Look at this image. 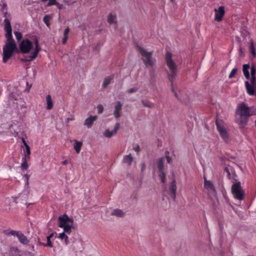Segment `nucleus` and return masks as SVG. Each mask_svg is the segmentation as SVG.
I'll list each match as a JSON object with an SVG mask.
<instances>
[{"label": "nucleus", "instance_id": "1", "mask_svg": "<svg viewBox=\"0 0 256 256\" xmlns=\"http://www.w3.org/2000/svg\"><path fill=\"white\" fill-rule=\"evenodd\" d=\"M6 6V4H4L2 6V11L4 13V16L6 18L4 21V30L6 32L5 36L6 38V44L2 48V60L4 63H6L8 60L12 56L14 52L18 50L16 44L12 38V28L10 21L6 18L8 12H4Z\"/></svg>", "mask_w": 256, "mask_h": 256}, {"label": "nucleus", "instance_id": "2", "mask_svg": "<svg viewBox=\"0 0 256 256\" xmlns=\"http://www.w3.org/2000/svg\"><path fill=\"white\" fill-rule=\"evenodd\" d=\"M172 54L170 52H167L166 54V66L168 68V70L167 71L168 78L171 82L172 90L174 93L175 96L180 100V98L174 90V82L176 79L178 73L177 65L172 58Z\"/></svg>", "mask_w": 256, "mask_h": 256}, {"label": "nucleus", "instance_id": "3", "mask_svg": "<svg viewBox=\"0 0 256 256\" xmlns=\"http://www.w3.org/2000/svg\"><path fill=\"white\" fill-rule=\"evenodd\" d=\"M250 108L244 102L240 104L238 106L236 113L240 116V124L242 127L247 124L248 118L253 114L250 112Z\"/></svg>", "mask_w": 256, "mask_h": 256}, {"label": "nucleus", "instance_id": "4", "mask_svg": "<svg viewBox=\"0 0 256 256\" xmlns=\"http://www.w3.org/2000/svg\"><path fill=\"white\" fill-rule=\"evenodd\" d=\"M137 48L142 55V60L146 67L148 68L154 66L156 60L152 58V52H148L139 46H137Z\"/></svg>", "mask_w": 256, "mask_h": 256}, {"label": "nucleus", "instance_id": "5", "mask_svg": "<svg viewBox=\"0 0 256 256\" xmlns=\"http://www.w3.org/2000/svg\"><path fill=\"white\" fill-rule=\"evenodd\" d=\"M58 226L64 228V232L70 234L73 224V220L70 219L66 214L58 218Z\"/></svg>", "mask_w": 256, "mask_h": 256}, {"label": "nucleus", "instance_id": "6", "mask_svg": "<svg viewBox=\"0 0 256 256\" xmlns=\"http://www.w3.org/2000/svg\"><path fill=\"white\" fill-rule=\"evenodd\" d=\"M231 191L235 198L240 200H242L244 199L245 192L242 189L240 182H236L232 184Z\"/></svg>", "mask_w": 256, "mask_h": 256}, {"label": "nucleus", "instance_id": "7", "mask_svg": "<svg viewBox=\"0 0 256 256\" xmlns=\"http://www.w3.org/2000/svg\"><path fill=\"white\" fill-rule=\"evenodd\" d=\"M32 48V42L28 39L22 40L20 45V52L24 54H28Z\"/></svg>", "mask_w": 256, "mask_h": 256}, {"label": "nucleus", "instance_id": "8", "mask_svg": "<svg viewBox=\"0 0 256 256\" xmlns=\"http://www.w3.org/2000/svg\"><path fill=\"white\" fill-rule=\"evenodd\" d=\"M216 124L221 138L227 142L229 136L226 130L218 120H216Z\"/></svg>", "mask_w": 256, "mask_h": 256}, {"label": "nucleus", "instance_id": "9", "mask_svg": "<svg viewBox=\"0 0 256 256\" xmlns=\"http://www.w3.org/2000/svg\"><path fill=\"white\" fill-rule=\"evenodd\" d=\"M204 188L207 190L208 194L210 196H215L216 192L212 182L210 180H208L204 177Z\"/></svg>", "mask_w": 256, "mask_h": 256}, {"label": "nucleus", "instance_id": "10", "mask_svg": "<svg viewBox=\"0 0 256 256\" xmlns=\"http://www.w3.org/2000/svg\"><path fill=\"white\" fill-rule=\"evenodd\" d=\"M34 44L35 48L34 51L27 58L22 59V62L32 61L38 56V53L40 50V48L39 47L38 40L37 39H35L34 40Z\"/></svg>", "mask_w": 256, "mask_h": 256}, {"label": "nucleus", "instance_id": "11", "mask_svg": "<svg viewBox=\"0 0 256 256\" xmlns=\"http://www.w3.org/2000/svg\"><path fill=\"white\" fill-rule=\"evenodd\" d=\"M176 181L174 178V175L173 174V178L172 182L169 187L167 193L170 195V198L174 200L176 197Z\"/></svg>", "mask_w": 256, "mask_h": 256}, {"label": "nucleus", "instance_id": "12", "mask_svg": "<svg viewBox=\"0 0 256 256\" xmlns=\"http://www.w3.org/2000/svg\"><path fill=\"white\" fill-rule=\"evenodd\" d=\"M215 20L220 22L222 20V18L224 14V8L223 6H220L218 8V10L215 9Z\"/></svg>", "mask_w": 256, "mask_h": 256}, {"label": "nucleus", "instance_id": "13", "mask_svg": "<svg viewBox=\"0 0 256 256\" xmlns=\"http://www.w3.org/2000/svg\"><path fill=\"white\" fill-rule=\"evenodd\" d=\"M120 124L118 122L116 123L114 130L110 131L109 130H106L104 132V136L108 138H111L112 136L116 135L118 130L120 128Z\"/></svg>", "mask_w": 256, "mask_h": 256}, {"label": "nucleus", "instance_id": "14", "mask_svg": "<svg viewBox=\"0 0 256 256\" xmlns=\"http://www.w3.org/2000/svg\"><path fill=\"white\" fill-rule=\"evenodd\" d=\"M97 118L98 117L96 116H90L85 120L84 125L86 126L88 128H90L94 122L97 119Z\"/></svg>", "mask_w": 256, "mask_h": 256}, {"label": "nucleus", "instance_id": "15", "mask_svg": "<svg viewBox=\"0 0 256 256\" xmlns=\"http://www.w3.org/2000/svg\"><path fill=\"white\" fill-rule=\"evenodd\" d=\"M122 110V104L120 102H117L116 105L115 106L114 114L116 118H118L120 116V111Z\"/></svg>", "mask_w": 256, "mask_h": 256}, {"label": "nucleus", "instance_id": "16", "mask_svg": "<svg viewBox=\"0 0 256 256\" xmlns=\"http://www.w3.org/2000/svg\"><path fill=\"white\" fill-rule=\"evenodd\" d=\"M17 238H18L20 242L24 244H28L29 242L27 237L24 236L20 231L18 234Z\"/></svg>", "mask_w": 256, "mask_h": 256}, {"label": "nucleus", "instance_id": "17", "mask_svg": "<svg viewBox=\"0 0 256 256\" xmlns=\"http://www.w3.org/2000/svg\"><path fill=\"white\" fill-rule=\"evenodd\" d=\"M111 215L117 217L122 218L124 216V212L122 210L116 208L112 211Z\"/></svg>", "mask_w": 256, "mask_h": 256}, {"label": "nucleus", "instance_id": "18", "mask_svg": "<svg viewBox=\"0 0 256 256\" xmlns=\"http://www.w3.org/2000/svg\"><path fill=\"white\" fill-rule=\"evenodd\" d=\"M246 86V90L248 92V93L250 95L252 96L254 94V86H251L248 81H246L245 82Z\"/></svg>", "mask_w": 256, "mask_h": 256}, {"label": "nucleus", "instance_id": "19", "mask_svg": "<svg viewBox=\"0 0 256 256\" xmlns=\"http://www.w3.org/2000/svg\"><path fill=\"white\" fill-rule=\"evenodd\" d=\"M250 68V66L248 64H244L242 66V70L247 80L250 78V74L248 69Z\"/></svg>", "mask_w": 256, "mask_h": 256}, {"label": "nucleus", "instance_id": "20", "mask_svg": "<svg viewBox=\"0 0 256 256\" xmlns=\"http://www.w3.org/2000/svg\"><path fill=\"white\" fill-rule=\"evenodd\" d=\"M46 109L50 110H51L53 108V102L52 100L51 96L50 94H48L46 97Z\"/></svg>", "mask_w": 256, "mask_h": 256}, {"label": "nucleus", "instance_id": "21", "mask_svg": "<svg viewBox=\"0 0 256 256\" xmlns=\"http://www.w3.org/2000/svg\"><path fill=\"white\" fill-rule=\"evenodd\" d=\"M158 172L164 171V158L162 157L159 158L158 162Z\"/></svg>", "mask_w": 256, "mask_h": 256}, {"label": "nucleus", "instance_id": "22", "mask_svg": "<svg viewBox=\"0 0 256 256\" xmlns=\"http://www.w3.org/2000/svg\"><path fill=\"white\" fill-rule=\"evenodd\" d=\"M133 160V158L130 154L124 156L123 158V162L127 164L129 166L131 165Z\"/></svg>", "mask_w": 256, "mask_h": 256}, {"label": "nucleus", "instance_id": "23", "mask_svg": "<svg viewBox=\"0 0 256 256\" xmlns=\"http://www.w3.org/2000/svg\"><path fill=\"white\" fill-rule=\"evenodd\" d=\"M82 146V142H78L77 140L74 141V148L77 154H78L80 152Z\"/></svg>", "mask_w": 256, "mask_h": 256}, {"label": "nucleus", "instance_id": "24", "mask_svg": "<svg viewBox=\"0 0 256 256\" xmlns=\"http://www.w3.org/2000/svg\"><path fill=\"white\" fill-rule=\"evenodd\" d=\"M20 232V231H16L14 230H6L4 231V234L6 236L12 235V236H18Z\"/></svg>", "mask_w": 256, "mask_h": 256}, {"label": "nucleus", "instance_id": "25", "mask_svg": "<svg viewBox=\"0 0 256 256\" xmlns=\"http://www.w3.org/2000/svg\"><path fill=\"white\" fill-rule=\"evenodd\" d=\"M112 78L113 76H112L106 78L103 82L102 87L104 88H106L107 86L110 83Z\"/></svg>", "mask_w": 256, "mask_h": 256}, {"label": "nucleus", "instance_id": "26", "mask_svg": "<svg viewBox=\"0 0 256 256\" xmlns=\"http://www.w3.org/2000/svg\"><path fill=\"white\" fill-rule=\"evenodd\" d=\"M141 103L144 106L152 108L154 107V104L148 101H146L144 100H141Z\"/></svg>", "mask_w": 256, "mask_h": 256}, {"label": "nucleus", "instance_id": "27", "mask_svg": "<svg viewBox=\"0 0 256 256\" xmlns=\"http://www.w3.org/2000/svg\"><path fill=\"white\" fill-rule=\"evenodd\" d=\"M116 19V16H113L112 14H109L108 16V22L110 24H112V23L114 22V21Z\"/></svg>", "mask_w": 256, "mask_h": 256}, {"label": "nucleus", "instance_id": "28", "mask_svg": "<svg viewBox=\"0 0 256 256\" xmlns=\"http://www.w3.org/2000/svg\"><path fill=\"white\" fill-rule=\"evenodd\" d=\"M158 177L160 179L162 183L164 184L166 182V174L164 171L159 172Z\"/></svg>", "mask_w": 256, "mask_h": 256}, {"label": "nucleus", "instance_id": "29", "mask_svg": "<svg viewBox=\"0 0 256 256\" xmlns=\"http://www.w3.org/2000/svg\"><path fill=\"white\" fill-rule=\"evenodd\" d=\"M26 153L24 154V157L23 158H26V160H30V146H28L26 147Z\"/></svg>", "mask_w": 256, "mask_h": 256}, {"label": "nucleus", "instance_id": "30", "mask_svg": "<svg viewBox=\"0 0 256 256\" xmlns=\"http://www.w3.org/2000/svg\"><path fill=\"white\" fill-rule=\"evenodd\" d=\"M30 160H26L24 158H22L23 162L22 164L21 168L23 170H26L28 169V161Z\"/></svg>", "mask_w": 256, "mask_h": 256}, {"label": "nucleus", "instance_id": "31", "mask_svg": "<svg viewBox=\"0 0 256 256\" xmlns=\"http://www.w3.org/2000/svg\"><path fill=\"white\" fill-rule=\"evenodd\" d=\"M51 18V16L49 15H46L43 18V21L45 23V24L48 26H49L50 25V20Z\"/></svg>", "mask_w": 256, "mask_h": 256}, {"label": "nucleus", "instance_id": "32", "mask_svg": "<svg viewBox=\"0 0 256 256\" xmlns=\"http://www.w3.org/2000/svg\"><path fill=\"white\" fill-rule=\"evenodd\" d=\"M54 236V233H52L50 236H48V237H47V241H48V242H47V244L46 246H48L50 247H52V242H51V238Z\"/></svg>", "mask_w": 256, "mask_h": 256}, {"label": "nucleus", "instance_id": "33", "mask_svg": "<svg viewBox=\"0 0 256 256\" xmlns=\"http://www.w3.org/2000/svg\"><path fill=\"white\" fill-rule=\"evenodd\" d=\"M237 71L238 69L236 68H233L228 76L229 78H233L236 74Z\"/></svg>", "mask_w": 256, "mask_h": 256}, {"label": "nucleus", "instance_id": "34", "mask_svg": "<svg viewBox=\"0 0 256 256\" xmlns=\"http://www.w3.org/2000/svg\"><path fill=\"white\" fill-rule=\"evenodd\" d=\"M250 48V52H252V54L253 55V56H254L256 54V53L255 52L254 45V43L252 42H251Z\"/></svg>", "mask_w": 256, "mask_h": 256}, {"label": "nucleus", "instance_id": "35", "mask_svg": "<svg viewBox=\"0 0 256 256\" xmlns=\"http://www.w3.org/2000/svg\"><path fill=\"white\" fill-rule=\"evenodd\" d=\"M14 35L16 36V38L18 41H20L22 38V34L20 32H14Z\"/></svg>", "mask_w": 256, "mask_h": 256}, {"label": "nucleus", "instance_id": "36", "mask_svg": "<svg viewBox=\"0 0 256 256\" xmlns=\"http://www.w3.org/2000/svg\"><path fill=\"white\" fill-rule=\"evenodd\" d=\"M256 73V70L254 66H252L250 68V74L251 76H255V74Z\"/></svg>", "mask_w": 256, "mask_h": 256}, {"label": "nucleus", "instance_id": "37", "mask_svg": "<svg viewBox=\"0 0 256 256\" xmlns=\"http://www.w3.org/2000/svg\"><path fill=\"white\" fill-rule=\"evenodd\" d=\"M49 0L50 1L47 4L48 6H50L52 5H56V4H58L56 2V0Z\"/></svg>", "mask_w": 256, "mask_h": 256}, {"label": "nucleus", "instance_id": "38", "mask_svg": "<svg viewBox=\"0 0 256 256\" xmlns=\"http://www.w3.org/2000/svg\"><path fill=\"white\" fill-rule=\"evenodd\" d=\"M98 108V114H101L104 108L102 105L99 104L97 106Z\"/></svg>", "mask_w": 256, "mask_h": 256}, {"label": "nucleus", "instance_id": "39", "mask_svg": "<svg viewBox=\"0 0 256 256\" xmlns=\"http://www.w3.org/2000/svg\"><path fill=\"white\" fill-rule=\"evenodd\" d=\"M138 88H131L130 89H129L128 91V92L130 94V93H134V92H136L138 91Z\"/></svg>", "mask_w": 256, "mask_h": 256}, {"label": "nucleus", "instance_id": "40", "mask_svg": "<svg viewBox=\"0 0 256 256\" xmlns=\"http://www.w3.org/2000/svg\"><path fill=\"white\" fill-rule=\"evenodd\" d=\"M10 251L12 253H16L18 252V250L16 247H12L10 248Z\"/></svg>", "mask_w": 256, "mask_h": 256}, {"label": "nucleus", "instance_id": "41", "mask_svg": "<svg viewBox=\"0 0 256 256\" xmlns=\"http://www.w3.org/2000/svg\"><path fill=\"white\" fill-rule=\"evenodd\" d=\"M66 232H63L60 234L59 238L61 239H64L66 238V236H68L66 234H65Z\"/></svg>", "mask_w": 256, "mask_h": 256}, {"label": "nucleus", "instance_id": "42", "mask_svg": "<svg viewBox=\"0 0 256 256\" xmlns=\"http://www.w3.org/2000/svg\"><path fill=\"white\" fill-rule=\"evenodd\" d=\"M250 80L252 84L254 86L256 83V76H251Z\"/></svg>", "mask_w": 256, "mask_h": 256}, {"label": "nucleus", "instance_id": "43", "mask_svg": "<svg viewBox=\"0 0 256 256\" xmlns=\"http://www.w3.org/2000/svg\"><path fill=\"white\" fill-rule=\"evenodd\" d=\"M69 32H70V29L68 28H67L65 29L64 31V36H68V34L69 33Z\"/></svg>", "mask_w": 256, "mask_h": 256}, {"label": "nucleus", "instance_id": "44", "mask_svg": "<svg viewBox=\"0 0 256 256\" xmlns=\"http://www.w3.org/2000/svg\"><path fill=\"white\" fill-rule=\"evenodd\" d=\"M68 38V36H64V38H62V44H65L66 42V40Z\"/></svg>", "mask_w": 256, "mask_h": 256}, {"label": "nucleus", "instance_id": "45", "mask_svg": "<svg viewBox=\"0 0 256 256\" xmlns=\"http://www.w3.org/2000/svg\"><path fill=\"white\" fill-rule=\"evenodd\" d=\"M166 160H167V162H168V163H170V162H171V161H172V158H170L169 156H168V155H166Z\"/></svg>", "mask_w": 256, "mask_h": 256}, {"label": "nucleus", "instance_id": "46", "mask_svg": "<svg viewBox=\"0 0 256 256\" xmlns=\"http://www.w3.org/2000/svg\"><path fill=\"white\" fill-rule=\"evenodd\" d=\"M22 142H23V144H24V146H25V147H26V146H29L28 144L26 143V141L25 140H24V138H22Z\"/></svg>", "mask_w": 256, "mask_h": 256}, {"label": "nucleus", "instance_id": "47", "mask_svg": "<svg viewBox=\"0 0 256 256\" xmlns=\"http://www.w3.org/2000/svg\"><path fill=\"white\" fill-rule=\"evenodd\" d=\"M145 166H146L145 163L143 162L142 164V172H143L145 168Z\"/></svg>", "mask_w": 256, "mask_h": 256}, {"label": "nucleus", "instance_id": "48", "mask_svg": "<svg viewBox=\"0 0 256 256\" xmlns=\"http://www.w3.org/2000/svg\"><path fill=\"white\" fill-rule=\"evenodd\" d=\"M134 150L137 152H139L140 151V146H137L134 148Z\"/></svg>", "mask_w": 256, "mask_h": 256}, {"label": "nucleus", "instance_id": "49", "mask_svg": "<svg viewBox=\"0 0 256 256\" xmlns=\"http://www.w3.org/2000/svg\"><path fill=\"white\" fill-rule=\"evenodd\" d=\"M24 176L26 178V183L28 184V179H29V176L28 174H25Z\"/></svg>", "mask_w": 256, "mask_h": 256}, {"label": "nucleus", "instance_id": "50", "mask_svg": "<svg viewBox=\"0 0 256 256\" xmlns=\"http://www.w3.org/2000/svg\"><path fill=\"white\" fill-rule=\"evenodd\" d=\"M65 242L66 244H67L68 242V236H66V238H65Z\"/></svg>", "mask_w": 256, "mask_h": 256}, {"label": "nucleus", "instance_id": "51", "mask_svg": "<svg viewBox=\"0 0 256 256\" xmlns=\"http://www.w3.org/2000/svg\"><path fill=\"white\" fill-rule=\"evenodd\" d=\"M68 163V161L67 160H65L62 162L63 164H66Z\"/></svg>", "mask_w": 256, "mask_h": 256}, {"label": "nucleus", "instance_id": "52", "mask_svg": "<svg viewBox=\"0 0 256 256\" xmlns=\"http://www.w3.org/2000/svg\"><path fill=\"white\" fill-rule=\"evenodd\" d=\"M73 120V119L72 118H68L66 119V122H68L70 120Z\"/></svg>", "mask_w": 256, "mask_h": 256}, {"label": "nucleus", "instance_id": "53", "mask_svg": "<svg viewBox=\"0 0 256 256\" xmlns=\"http://www.w3.org/2000/svg\"><path fill=\"white\" fill-rule=\"evenodd\" d=\"M239 51H240V55H242V48H240Z\"/></svg>", "mask_w": 256, "mask_h": 256}, {"label": "nucleus", "instance_id": "54", "mask_svg": "<svg viewBox=\"0 0 256 256\" xmlns=\"http://www.w3.org/2000/svg\"><path fill=\"white\" fill-rule=\"evenodd\" d=\"M166 155L168 156V154H169V152H168V151L166 152Z\"/></svg>", "mask_w": 256, "mask_h": 256}, {"label": "nucleus", "instance_id": "55", "mask_svg": "<svg viewBox=\"0 0 256 256\" xmlns=\"http://www.w3.org/2000/svg\"><path fill=\"white\" fill-rule=\"evenodd\" d=\"M47 0H42V1L43 2H46V1H47Z\"/></svg>", "mask_w": 256, "mask_h": 256}, {"label": "nucleus", "instance_id": "56", "mask_svg": "<svg viewBox=\"0 0 256 256\" xmlns=\"http://www.w3.org/2000/svg\"><path fill=\"white\" fill-rule=\"evenodd\" d=\"M170 1L173 2H174V0H170Z\"/></svg>", "mask_w": 256, "mask_h": 256}, {"label": "nucleus", "instance_id": "57", "mask_svg": "<svg viewBox=\"0 0 256 256\" xmlns=\"http://www.w3.org/2000/svg\"><path fill=\"white\" fill-rule=\"evenodd\" d=\"M226 171H228V168H226Z\"/></svg>", "mask_w": 256, "mask_h": 256}, {"label": "nucleus", "instance_id": "58", "mask_svg": "<svg viewBox=\"0 0 256 256\" xmlns=\"http://www.w3.org/2000/svg\"><path fill=\"white\" fill-rule=\"evenodd\" d=\"M255 124H256V121H255Z\"/></svg>", "mask_w": 256, "mask_h": 256}]
</instances>
